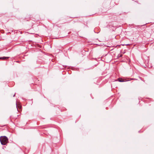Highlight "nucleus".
Here are the masks:
<instances>
[{
	"label": "nucleus",
	"instance_id": "1",
	"mask_svg": "<svg viewBox=\"0 0 154 154\" xmlns=\"http://www.w3.org/2000/svg\"><path fill=\"white\" fill-rule=\"evenodd\" d=\"M0 141L2 144L5 145L8 142V139L5 136H2L0 137Z\"/></svg>",
	"mask_w": 154,
	"mask_h": 154
},
{
	"label": "nucleus",
	"instance_id": "3",
	"mask_svg": "<svg viewBox=\"0 0 154 154\" xmlns=\"http://www.w3.org/2000/svg\"><path fill=\"white\" fill-rule=\"evenodd\" d=\"M118 80L119 82H125L124 80L122 79L119 78L118 79Z\"/></svg>",
	"mask_w": 154,
	"mask_h": 154
},
{
	"label": "nucleus",
	"instance_id": "2",
	"mask_svg": "<svg viewBox=\"0 0 154 154\" xmlns=\"http://www.w3.org/2000/svg\"><path fill=\"white\" fill-rule=\"evenodd\" d=\"M9 58V57H0V59H2L3 60H5L8 59Z\"/></svg>",
	"mask_w": 154,
	"mask_h": 154
},
{
	"label": "nucleus",
	"instance_id": "5",
	"mask_svg": "<svg viewBox=\"0 0 154 154\" xmlns=\"http://www.w3.org/2000/svg\"><path fill=\"white\" fill-rule=\"evenodd\" d=\"M129 45V44H127V45Z\"/></svg>",
	"mask_w": 154,
	"mask_h": 154
},
{
	"label": "nucleus",
	"instance_id": "4",
	"mask_svg": "<svg viewBox=\"0 0 154 154\" xmlns=\"http://www.w3.org/2000/svg\"><path fill=\"white\" fill-rule=\"evenodd\" d=\"M15 96V94L14 95L13 97H14Z\"/></svg>",
	"mask_w": 154,
	"mask_h": 154
}]
</instances>
